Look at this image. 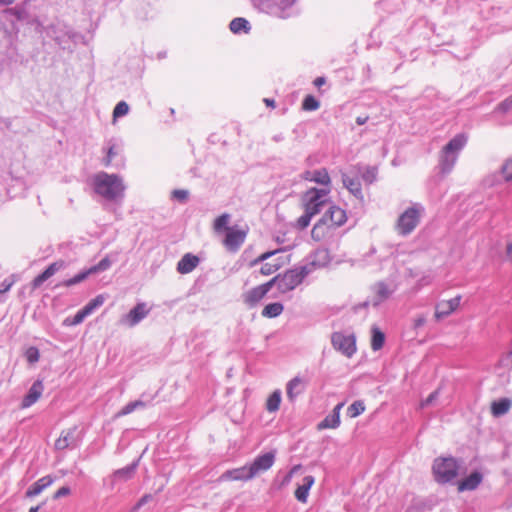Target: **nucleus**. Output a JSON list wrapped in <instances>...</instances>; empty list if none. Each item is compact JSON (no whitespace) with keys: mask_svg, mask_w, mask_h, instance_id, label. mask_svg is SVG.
I'll return each mask as SVG.
<instances>
[{"mask_svg":"<svg viewBox=\"0 0 512 512\" xmlns=\"http://www.w3.org/2000/svg\"><path fill=\"white\" fill-rule=\"evenodd\" d=\"M88 317V313H86L83 308L78 310L73 316H68L64 319V326H77L81 324L85 318Z\"/></svg>","mask_w":512,"mask_h":512,"instance_id":"40","label":"nucleus"},{"mask_svg":"<svg viewBox=\"0 0 512 512\" xmlns=\"http://www.w3.org/2000/svg\"><path fill=\"white\" fill-rule=\"evenodd\" d=\"M254 7L268 15L288 19L299 15L297 0H251Z\"/></svg>","mask_w":512,"mask_h":512,"instance_id":"2","label":"nucleus"},{"mask_svg":"<svg viewBox=\"0 0 512 512\" xmlns=\"http://www.w3.org/2000/svg\"><path fill=\"white\" fill-rule=\"evenodd\" d=\"M118 253L112 252L107 254L103 259H101L97 264L92 265L89 268L83 269L73 277L66 279L58 284H56L55 288H59L61 286L64 287H72L83 281H85L90 275H94L100 272H104L108 270L111 265L118 260Z\"/></svg>","mask_w":512,"mask_h":512,"instance_id":"6","label":"nucleus"},{"mask_svg":"<svg viewBox=\"0 0 512 512\" xmlns=\"http://www.w3.org/2000/svg\"><path fill=\"white\" fill-rule=\"evenodd\" d=\"M344 406V402L338 403L332 410L330 414H328L319 424L318 429H335L338 428L340 421V411Z\"/></svg>","mask_w":512,"mask_h":512,"instance_id":"24","label":"nucleus"},{"mask_svg":"<svg viewBox=\"0 0 512 512\" xmlns=\"http://www.w3.org/2000/svg\"><path fill=\"white\" fill-rule=\"evenodd\" d=\"M77 426L70 428L68 430H64V436H67V442L70 445V448H76L78 446V440L76 439L75 433L77 431Z\"/></svg>","mask_w":512,"mask_h":512,"instance_id":"50","label":"nucleus"},{"mask_svg":"<svg viewBox=\"0 0 512 512\" xmlns=\"http://www.w3.org/2000/svg\"><path fill=\"white\" fill-rule=\"evenodd\" d=\"M500 174L506 182L512 181V157L507 158L500 168Z\"/></svg>","mask_w":512,"mask_h":512,"instance_id":"45","label":"nucleus"},{"mask_svg":"<svg viewBox=\"0 0 512 512\" xmlns=\"http://www.w3.org/2000/svg\"><path fill=\"white\" fill-rule=\"evenodd\" d=\"M325 83H326V78H325V77H323V76H319V77L315 78V80L313 81V84H314L317 88L322 87Z\"/></svg>","mask_w":512,"mask_h":512,"instance_id":"63","label":"nucleus"},{"mask_svg":"<svg viewBox=\"0 0 512 512\" xmlns=\"http://www.w3.org/2000/svg\"><path fill=\"white\" fill-rule=\"evenodd\" d=\"M128 112H129V105L127 104V102H125L123 100L119 101L113 109V113H112L113 120L115 121L118 118L126 116L128 114Z\"/></svg>","mask_w":512,"mask_h":512,"instance_id":"44","label":"nucleus"},{"mask_svg":"<svg viewBox=\"0 0 512 512\" xmlns=\"http://www.w3.org/2000/svg\"><path fill=\"white\" fill-rule=\"evenodd\" d=\"M280 268V265L279 264H271V263H265L262 265V267L260 268V273L262 275H271L273 274L274 272H276L278 269Z\"/></svg>","mask_w":512,"mask_h":512,"instance_id":"55","label":"nucleus"},{"mask_svg":"<svg viewBox=\"0 0 512 512\" xmlns=\"http://www.w3.org/2000/svg\"><path fill=\"white\" fill-rule=\"evenodd\" d=\"M386 336L384 332L376 326L371 329V348L373 351H379L385 344Z\"/></svg>","mask_w":512,"mask_h":512,"instance_id":"35","label":"nucleus"},{"mask_svg":"<svg viewBox=\"0 0 512 512\" xmlns=\"http://www.w3.org/2000/svg\"><path fill=\"white\" fill-rule=\"evenodd\" d=\"M284 310V306L281 302H271L264 306L261 315L265 318H276Z\"/></svg>","mask_w":512,"mask_h":512,"instance_id":"36","label":"nucleus"},{"mask_svg":"<svg viewBox=\"0 0 512 512\" xmlns=\"http://www.w3.org/2000/svg\"><path fill=\"white\" fill-rule=\"evenodd\" d=\"M312 272L308 265L295 267L281 274V284H279V292L287 293L294 290L303 280Z\"/></svg>","mask_w":512,"mask_h":512,"instance_id":"8","label":"nucleus"},{"mask_svg":"<svg viewBox=\"0 0 512 512\" xmlns=\"http://www.w3.org/2000/svg\"><path fill=\"white\" fill-rule=\"evenodd\" d=\"M428 510H432L431 501L420 496H411L410 506L407 508L406 512H425Z\"/></svg>","mask_w":512,"mask_h":512,"instance_id":"28","label":"nucleus"},{"mask_svg":"<svg viewBox=\"0 0 512 512\" xmlns=\"http://www.w3.org/2000/svg\"><path fill=\"white\" fill-rule=\"evenodd\" d=\"M281 251H283V249H276V250L264 252L260 256H258L256 259L251 261L250 266L253 267L257 264H260Z\"/></svg>","mask_w":512,"mask_h":512,"instance_id":"51","label":"nucleus"},{"mask_svg":"<svg viewBox=\"0 0 512 512\" xmlns=\"http://www.w3.org/2000/svg\"><path fill=\"white\" fill-rule=\"evenodd\" d=\"M512 401L510 398L502 397L497 400H494L491 403V414L494 417H501L506 414L511 408Z\"/></svg>","mask_w":512,"mask_h":512,"instance_id":"29","label":"nucleus"},{"mask_svg":"<svg viewBox=\"0 0 512 512\" xmlns=\"http://www.w3.org/2000/svg\"><path fill=\"white\" fill-rule=\"evenodd\" d=\"M498 110L502 113L512 111V94L498 104Z\"/></svg>","mask_w":512,"mask_h":512,"instance_id":"57","label":"nucleus"},{"mask_svg":"<svg viewBox=\"0 0 512 512\" xmlns=\"http://www.w3.org/2000/svg\"><path fill=\"white\" fill-rule=\"evenodd\" d=\"M162 490V487H160L155 493H146L143 496L139 498V500L135 503L133 506V509L131 512H135L146 505H148L147 509L154 508L155 504L157 503V494Z\"/></svg>","mask_w":512,"mask_h":512,"instance_id":"33","label":"nucleus"},{"mask_svg":"<svg viewBox=\"0 0 512 512\" xmlns=\"http://www.w3.org/2000/svg\"><path fill=\"white\" fill-rule=\"evenodd\" d=\"M229 219H230L229 214H227V213L221 214L214 220V229L217 232L225 231V233H226L228 231V229L231 228L230 226H228Z\"/></svg>","mask_w":512,"mask_h":512,"instance_id":"43","label":"nucleus"},{"mask_svg":"<svg viewBox=\"0 0 512 512\" xmlns=\"http://www.w3.org/2000/svg\"><path fill=\"white\" fill-rule=\"evenodd\" d=\"M467 143V137L465 134L460 133L455 135L452 139H450L447 144L443 147L447 152L455 153L458 156L459 151H461Z\"/></svg>","mask_w":512,"mask_h":512,"instance_id":"31","label":"nucleus"},{"mask_svg":"<svg viewBox=\"0 0 512 512\" xmlns=\"http://www.w3.org/2000/svg\"><path fill=\"white\" fill-rule=\"evenodd\" d=\"M91 187L107 202L121 203L125 197L126 185L119 174L100 171L91 178Z\"/></svg>","mask_w":512,"mask_h":512,"instance_id":"1","label":"nucleus"},{"mask_svg":"<svg viewBox=\"0 0 512 512\" xmlns=\"http://www.w3.org/2000/svg\"><path fill=\"white\" fill-rule=\"evenodd\" d=\"M67 448H70V445L67 442V436H64V432H61L60 437L55 441V449L65 450Z\"/></svg>","mask_w":512,"mask_h":512,"instance_id":"58","label":"nucleus"},{"mask_svg":"<svg viewBox=\"0 0 512 512\" xmlns=\"http://www.w3.org/2000/svg\"><path fill=\"white\" fill-rule=\"evenodd\" d=\"M301 178L307 181L315 182L322 186H329L331 179L326 168L314 171L306 170L301 174Z\"/></svg>","mask_w":512,"mask_h":512,"instance_id":"22","label":"nucleus"},{"mask_svg":"<svg viewBox=\"0 0 512 512\" xmlns=\"http://www.w3.org/2000/svg\"><path fill=\"white\" fill-rule=\"evenodd\" d=\"M342 181L345 188L357 199L363 201L364 196L362 193V186L358 179L351 178L346 174L342 175Z\"/></svg>","mask_w":512,"mask_h":512,"instance_id":"27","label":"nucleus"},{"mask_svg":"<svg viewBox=\"0 0 512 512\" xmlns=\"http://www.w3.org/2000/svg\"><path fill=\"white\" fill-rule=\"evenodd\" d=\"M279 284H281V274L276 275L269 281H267L264 284H261V286L264 288V290L268 293L273 286H277V289L279 290Z\"/></svg>","mask_w":512,"mask_h":512,"instance_id":"53","label":"nucleus"},{"mask_svg":"<svg viewBox=\"0 0 512 512\" xmlns=\"http://www.w3.org/2000/svg\"><path fill=\"white\" fill-rule=\"evenodd\" d=\"M66 267L64 260H58L49 264L41 273H39L31 282L32 289L40 288L45 281L52 277L58 271Z\"/></svg>","mask_w":512,"mask_h":512,"instance_id":"15","label":"nucleus"},{"mask_svg":"<svg viewBox=\"0 0 512 512\" xmlns=\"http://www.w3.org/2000/svg\"><path fill=\"white\" fill-rule=\"evenodd\" d=\"M307 382L300 376H295L286 384V395L288 400L293 403L296 398L304 393L306 390Z\"/></svg>","mask_w":512,"mask_h":512,"instance_id":"20","label":"nucleus"},{"mask_svg":"<svg viewBox=\"0 0 512 512\" xmlns=\"http://www.w3.org/2000/svg\"><path fill=\"white\" fill-rule=\"evenodd\" d=\"M462 460L453 456L437 457L433 461L432 472L439 484L453 481L459 475Z\"/></svg>","mask_w":512,"mask_h":512,"instance_id":"4","label":"nucleus"},{"mask_svg":"<svg viewBox=\"0 0 512 512\" xmlns=\"http://www.w3.org/2000/svg\"><path fill=\"white\" fill-rule=\"evenodd\" d=\"M46 37L51 38L62 50L73 51L72 43H76L80 35L66 23L57 20L44 27Z\"/></svg>","mask_w":512,"mask_h":512,"instance_id":"3","label":"nucleus"},{"mask_svg":"<svg viewBox=\"0 0 512 512\" xmlns=\"http://www.w3.org/2000/svg\"><path fill=\"white\" fill-rule=\"evenodd\" d=\"M276 454L277 451L274 449L257 455L254 460L248 464L253 477L269 470L275 463Z\"/></svg>","mask_w":512,"mask_h":512,"instance_id":"11","label":"nucleus"},{"mask_svg":"<svg viewBox=\"0 0 512 512\" xmlns=\"http://www.w3.org/2000/svg\"><path fill=\"white\" fill-rule=\"evenodd\" d=\"M331 343L335 350L348 358H351L356 353V338L354 334L347 335L343 332H334L331 335Z\"/></svg>","mask_w":512,"mask_h":512,"instance_id":"10","label":"nucleus"},{"mask_svg":"<svg viewBox=\"0 0 512 512\" xmlns=\"http://www.w3.org/2000/svg\"><path fill=\"white\" fill-rule=\"evenodd\" d=\"M347 220L346 212L338 206L332 205L323 216L315 223L311 235L315 240H321L324 235V226L335 228L342 226Z\"/></svg>","mask_w":512,"mask_h":512,"instance_id":"5","label":"nucleus"},{"mask_svg":"<svg viewBox=\"0 0 512 512\" xmlns=\"http://www.w3.org/2000/svg\"><path fill=\"white\" fill-rule=\"evenodd\" d=\"M44 391V385L43 381L40 379H37L33 382L27 393L24 395L21 401V408H29L33 404H35L39 398L41 397L42 393Z\"/></svg>","mask_w":512,"mask_h":512,"instance_id":"17","label":"nucleus"},{"mask_svg":"<svg viewBox=\"0 0 512 512\" xmlns=\"http://www.w3.org/2000/svg\"><path fill=\"white\" fill-rule=\"evenodd\" d=\"M253 478L254 477L251 474L248 464H246L242 467H239V468L227 470L221 476L222 480H229V481H248Z\"/></svg>","mask_w":512,"mask_h":512,"instance_id":"21","label":"nucleus"},{"mask_svg":"<svg viewBox=\"0 0 512 512\" xmlns=\"http://www.w3.org/2000/svg\"><path fill=\"white\" fill-rule=\"evenodd\" d=\"M372 291L375 294L371 300V305L373 307H378L382 302L389 299L394 292V290L391 289L390 286L384 281L375 283L372 286Z\"/></svg>","mask_w":512,"mask_h":512,"instance_id":"19","label":"nucleus"},{"mask_svg":"<svg viewBox=\"0 0 512 512\" xmlns=\"http://www.w3.org/2000/svg\"><path fill=\"white\" fill-rule=\"evenodd\" d=\"M320 107V101L313 95L309 94L302 100V109L304 111H315Z\"/></svg>","mask_w":512,"mask_h":512,"instance_id":"42","label":"nucleus"},{"mask_svg":"<svg viewBox=\"0 0 512 512\" xmlns=\"http://www.w3.org/2000/svg\"><path fill=\"white\" fill-rule=\"evenodd\" d=\"M378 170L374 166H367L365 170L362 172V179L367 184H372L377 178Z\"/></svg>","mask_w":512,"mask_h":512,"instance_id":"48","label":"nucleus"},{"mask_svg":"<svg viewBox=\"0 0 512 512\" xmlns=\"http://www.w3.org/2000/svg\"><path fill=\"white\" fill-rule=\"evenodd\" d=\"M189 197L188 190L184 189H175L172 191V198L183 203L185 202Z\"/></svg>","mask_w":512,"mask_h":512,"instance_id":"54","label":"nucleus"},{"mask_svg":"<svg viewBox=\"0 0 512 512\" xmlns=\"http://www.w3.org/2000/svg\"><path fill=\"white\" fill-rule=\"evenodd\" d=\"M200 263V258L192 253L184 254L178 261L176 270L180 274L192 272Z\"/></svg>","mask_w":512,"mask_h":512,"instance_id":"23","label":"nucleus"},{"mask_svg":"<svg viewBox=\"0 0 512 512\" xmlns=\"http://www.w3.org/2000/svg\"><path fill=\"white\" fill-rule=\"evenodd\" d=\"M105 302V297L102 294L97 295L95 298L91 299L83 308V310L88 313V316L91 315L96 309L101 307Z\"/></svg>","mask_w":512,"mask_h":512,"instance_id":"41","label":"nucleus"},{"mask_svg":"<svg viewBox=\"0 0 512 512\" xmlns=\"http://www.w3.org/2000/svg\"><path fill=\"white\" fill-rule=\"evenodd\" d=\"M229 28L234 34L249 33L251 24L243 17H236L230 22Z\"/></svg>","mask_w":512,"mask_h":512,"instance_id":"34","label":"nucleus"},{"mask_svg":"<svg viewBox=\"0 0 512 512\" xmlns=\"http://www.w3.org/2000/svg\"><path fill=\"white\" fill-rule=\"evenodd\" d=\"M482 480L483 474L479 470H473L457 482V489L459 492L475 490Z\"/></svg>","mask_w":512,"mask_h":512,"instance_id":"18","label":"nucleus"},{"mask_svg":"<svg viewBox=\"0 0 512 512\" xmlns=\"http://www.w3.org/2000/svg\"><path fill=\"white\" fill-rule=\"evenodd\" d=\"M461 299V295H457L449 300H441L437 302L434 313L436 321H440L454 313L460 306Z\"/></svg>","mask_w":512,"mask_h":512,"instance_id":"13","label":"nucleus"},{"mask_svg":"<svg viewBox=\"0 0 512 512\" xmlns=\"http://www.w3.org/2000/svg\"><path fill=\"white\" fill-rule=\"evenodd\" d=\"M457 158L458 156L455 155V153L447 152L446 150L442 149L439 163L435 168L438 170L440 179H443L447 174L451 173L456 164Z\"/></svg>","mask_w":512,"mask_h":512,"instance_id":"16","label":"nucleus"},{"mask_svg":"<svg viewBox=\"0 0 512 512\" xmlns=\"http://www.w3.org/2000/svg\"><path fill=\"white\" fill-rule=\"evenodd\" d=\"M314 477L311 475H307L303 478L302 484L298 485L295 490V498L300 502H306L309 490L314 484Z\"/></svg>","mask_w":512,"mask_h":512,"instance_id":"30","label":"nucleus"},{"mask_svg":"<svg viewBox=\"0 0 512 512\" xmlns=\"http://www.w3.org/2000/svg\"><path fill=\"white\" fill-rule=\"evenodd\" d=\"M247 232L235 226L228 229L223 240L230 252H237L246 239Z\"/></svg>","mask_w":512,"mask_h":512,"instance_id":"14","label":"nucleus"},{"mask_svg":"<svg viewBox=\"0 0 512 512\" xmlns=\"http://www.w3.org/2000/svg\"><path fill=\"white\" fill-rule=\"evenodd\" d=\"M139 460H140V458L133 461L129 465L114 471L113 478L115 480H122V481H127V480L131 479L136 472V469L139 464Z\"/></svg>","mask_w":512,"mask_h":512,"instance_id":"32","label":"nucleus"},{"mask_svg":"<svg viewBox=\"0 0 512 512\" xmlns=\"http://www.w3.org/2000/svg\"><path fill=\"white\" fill-rule=\"evenodd\" d=\"M55 481L52 475H46L36 482L32 483L25 492L26 497L32 498L39 495L45 488L49 487Z\"/></svg>","mask_w":512,"mask_h":512,"instance_id":"26","label":"nucleus"},{"mask_svg":"<svg viewBox=\"0 0 512 512\" xmlns=\"http://www.w3.org/2000/svg\"><path fill=\"white\" fill-rule=\"evenodd\" d=\"M425 323H426L425 317L424 316H419L414 321V328L418 329V328L422 327Z\"/></svg>","mask_w":512,"mask_h":512,"instance_id":"62","label":"nucleus"},{"mask_svg":"<svg viewBox=\"0 0 512 512\" xmlns=\"http://www.w3.org/2000/svg\"><path fill=\"white\" fill-rule=\"evenodd\" d=\"M12 14L16 17L19 21L27 20L29 17L28 12L23 7H14L12 9Z\"/></svg>","mask_w":512,"mask_h":512,"instance_id":"56","label":"nucleus"},{"mask_svg":"<svg viewBox=\"0 0 512 512\" xmlns=\"http://www.w3.org/2000/svg\"><path fill=\"white\" fill-rule=\"evenodd\" d=\"M13 285V281L9 278H6L0 284V303L5 301V293L10 290Z\"/></svg>","mask_w":512,"mask_h":512,"instance_id":"52","label":"nucleus"},{"mask_svg":"<svg viewBox=\"0 0 512 512\" xmlns=\"http://www.w3.org/2000/svg\"><path fill=\"white\" fill-rule=\"evenodd\" d=\"M151 308L145 302H138L130 311L123 315L120 322L129 327H135L148 316Z\"/></svg>","mask_w":512,"mask_h":512,"instance_id":"12","label":"nucleus"},{"mask_svg":"<svg viewBox=\"0 0 512 512\" xmlns=\"http://www.w3.org/2000/svg\"><path fill=\"white\" fill-rule=\"evenodd\" d=\"M71 493V488L68 485H65L59 488L53 495L54 499H60L62 497L68 496Z\"/></svg>","mask_w":512,"mask_h":512,"instance_id":"59","label":"nucleus"},{"mask_svg":"<svg viewBox=\"0 0 512 512\" xmlns=\"http://www.w3.org/2000/svg\"><path fill=\"white\" fill-rule=\"evenodd\" d=\"M24 356L29 364H35L39 361L40 351L36 346H30L25 350Z\"/></svg>","mask_w":512,"mask_h":512,"instance_id":"46","label":"nucleus"},{"mask_svg":"<svg viewBox=\"0 0 512 512\" xmlns=\"http://www.w3.org/2000/svg\"><path fill=\"white\" fill-rule=\"evenodd\" d=\"M315 257H316V259H314L311 262L312 266H324L329 261V254H328L327 250H318V251H316L315 252Z\"/></svg>","mask_w":512,"mask_h":512,"instance_id":"47","label":"nucleus"},{"mask_svg":"<svg viewBox=\"0 0 512 512\" xmlns=\"http://www.w3.org/2000/svg\"><path fill=\"white\" fill-rule=\"evenodd\" d=\"M314 217L310 212L304 210V213L297 219V227L301 230L306 229Z\"/></svg>","mask_w":512,"mask_h":512,"instance_id":"49","label":"nucleus"},{"mask_svg":"<svg viewBox=\"0 0 512 512\" xmlns=\"http://www.w3.org/2000/svg\"><path fill=\"white\" fill-rule=\"evenodd\" d=\"M116 155L115 146L111 145L107 149L106 157L104 158V165L108 166Z\"/></svg>","mask_w":512,"mask_h":512,"instance_id":"60","label":"nucleus"},{"mask_svg":"<svg viewBox=\"0 0 512 512\" xmlns=\"http://www.w3.org/2000/svg\"><path fill=\"white\" fill-rule=\"evenodd\" d=\"M329 192L330 190L325 188L312 187L308 189L302 196L304 210L314 216L319 214L328 202Z\"/></svg>","mask_w":512,"mask_h":512,"instance_id":"7","label":"nucleus"},{"mask_svg":"<svg viewBox=\"0 0 512 512\" xmlns=\"http://www.w3.org/2000/svg\"><path fill=\"white\" fill-rule=\"evenodd\" d=\"M506 255L512 261V242H509L506 246Z\"/></svg>","mask_w":512,"mask_h":512,"instance_id":"64","label":"nucleus"},{"mask_svg":"<svg viewBox=\"0 0 512 512\" xmlns=\"http://www.w3.org/2000/svg\"><path fill=\"white\" fill-rule=\"evenodd\" d=\"M280 403H281V391L275 390L267 398L266 410L270 413L276 412L280 407Z\"/></svg>","mask_w":512,"mask_h":512,"instance_id":"38","label":"nucleus"},{"mask_svg":"<svg viewBox=\"0 0 512 512\" xmlns=\"http://www.w3.org/2000/svg\"><path fill=\"white\" fill-rule=\"evenodd\" d=\"M365 409L366 406L363 400H355L348 406L346 414L350 418H356L364 413Z\"/></svg>","mask_w":512,"mask_h":512,"instance_id":"39","label":"nucleus"},{"mask_svg":"<svg viewBox=\"0 0 512 512\" xmlns=\"http://www.w3.org/2000/svg\"><path fill=\"white\" fill-rule=\"evenodd\" d=\"M146 406L147 403L142 401L141 399L131 401L122 407V409L117 413V417L126 416L138 409H143Z\"/></svg>","mask_w":512,"mask_h":512,"instance_id":"37","label":"nucleus"},{"mask_svg":"<svg viewBox=\"0 0 512 512\" xmlns=\"http://www.w3.org/2000/svg\"><path fill=\"white\" fill-rule=\"evenodd\" d=\"M438 395H439V391L438 390H435L433 391L432 393L429 394V396L425 399L423 405H430L432 404L437 398H438Z\"/></svg>","mask_w":512,"mask_h":512,"instance_id":"61","label":"nucleus"},{"mask_svg":"<svg viewBox=\"0 0 512 512\" xmlns=\"http://www.w3.org/2000/svg\"><path fill=\"white\" fill-rule=\"evenodd\" d=\"M267 295V292L264 290V288L259 285L256 286L249 291L242 294L243 302L249 307L253 308L255 307L265 296Z\"/></svg>","mask_w":512,"mask_h":512,"instance_id":"25","label":"nucleus"},{"mask_svg":"<svg viewBox=\"0 0 512 512\" xmlns=\"http://www.w3.org/2000/svg\"><path fill=\"white\" fill-rule=\"evenodd\" d=\"M420 222V211L416 206L407 208L398 217L396 228L402 236H407L417 227Z\"/></svg>","mask_w":512,"mask_h":512,"instance_id":"9","label":"nucleus"}]
</instances>
